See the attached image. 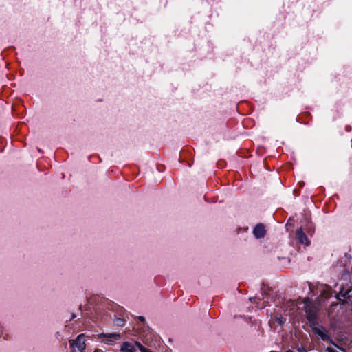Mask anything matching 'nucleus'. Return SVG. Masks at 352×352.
I'll use <instances>...</instances> for the list:
<instances>
[{
	"label": "nucleus",
	"instance_id": "12",
	"mask_svg": "<svg viewBox=\"0 0 352 352\" xmlns=\"http://www.w3.org/2000/svg\"><path fill=\"white\" fill-rule=\"evenodd\" d=\"M327 351H328L329 352H338V351H336V350H334L333 349H331V348H328V349H327Z\"/></svg>",
	"mask_w": 352,
	"mask_h": 352
},
{
	"label": "nucleus",
	"instance_id": "9",
	"mask_svg": "<svg viewBox=\"0 0 352 352\" xmlns=\"http://www.w3.org/2000/svg\"><path fill=\"white\" fill-rule=\"evenodd\" d=\"M140 350L141 352H152L149 349H146V347L143 346H140Z\"/></svg>",
	"mask_w": 352,
	"mask_h": 352
},
{
	"label": "nucleus",
	"instance_id": "3",
	"mask_svg": "<svg viewBox=\"0 0 352 352\" xmlns=\"http://www.w3.org/2000/svg\"><path fill=\"white\" fill-rule=\"evenodd\" d=\"M312 331L318 335L323 341H329L330 337L327 331L317 322L310 325Z\"/></svg>",
	"mask_w": 352,
	"mask_h": 352
},
{
	"label": "nucleus",
	"instance_id": "13",
	"mask_svg": "<svg viewBox=\"0 0 352 352\" xmlns=\"http://www.w3.org/2000/svg\"><path fill=\"white\" fill-rule=\"evenodd\" d=\"M135 346H138L140 349V346H142L140 342H135Z\"/></svg>",
	"mask_w": 352,
	"mask_h": 352
},
{
	"label": "nucleus",
	"instance_id": "2",
	"mask_svg": "<svg viewBox=\"0 0 352 352\" xmlns=\"http://www.w3.org/2000/svg\"><path fill=\"white\" fill-rule=\"evenodd\" d=\"M305 311L307 316V319L309 321V325L316 323V314L318 311V309L316 307L313 305L311 303H308L307 301H305Z\"/></svg>",
	"mask_w": 352,
	"mask_h": 352
},
{
	"label": "nucleus",
	"instance_id": "5",
	"mask_svg": "<svg viewBox=\"0 0 352 352\" xmlns=\"http://www.w3.org/2000/svg\"><path fill=\"white\" fill-rule=\"evenodd\" d=\"M296 237L300 243L305 244L306 245H309V241L305 234L303 232L302 228H298L296 230Z\"/></svg>",
	"mask_w": 352,
	"mask_h": 352
},
{
	"label": "nucleus",
	"instance_id": "7",
	"mask_svg": "<svg viewBox=\"0 0 352 352\" xmlns=\"http://www.w3.org/2000/svg\"><path fill=\"white\" fill-rule=\"evenodd\" d=\"M120 351L122 352H135L136 350L131 343L125 342L121 345Z\"/></svg>",
	"mask_w": 352,
	"mask_h": 352
},
{
	"label": "nucleus",
	"instance_id": "1",
	"mask_svg": "<svg viewBox=\"0 0 352 352\" xmlns=\"http://www.w3.org/2000/svg\"><path fill=\"white\" fill-rule=\"evenodd\" d=\"M84 338V334H80L76 339L69 340L72 352H83L86 347Z\"/></svg>",
	"mask_w": 352,
	"mask_h": 352
},
{
	"label": "nucleus",
	"instance_id": "11",
	"mask_svg": "<svg viewBox=\"0 0 352 352\" xmlns=\"http://www.w3.org/2000/svg\"><path fill=\"white\" fill-rule=\"evenodd\" d=\"M138 319L142 322L145 321V318L144 316H139Z\"/></svg>",
	"mask_w": 352,
	"mask_h": 352
},
{
	"label": "nucleus",
	"instance_id": "6",
	"mask_svg": "<svg viewBox=\"0 0 352 352\" xmlns=\"http://www.w3.org/2000/svg\"><path fill=\"white\" fill-rule=\"evenodd\" d=\"M253 233L256 238H262L265 234V226L263 224H258L255 226Z\"/></svg>",
	"mask_w": 352,
	"mask_h": 352
},
{
	"label": "nucleus",
	"instance_id": "10",
	"mask_svg": "<svg viewBox=\"0 0 352 352\" xmlns=\"http://www.w3.org/2000/svg\"><path fill=\"white\" fill-rule=\"evenodd\" d=\"M276 319L277 322H278L280 324H283V321L282 318H276Z\"/></svg>",
	"mask_w": 352,
	"mask_h": 352
},
{
	"label": "nucleus",
	"instance_id": "4",
	"mask_svg": "<svg viewBox=\"0 0 352 352\" xmlns=\"http://www.w3.org/2000/svg\"><path fill=\"white\" fill-rule=\"evenodd\" d=\"M99 338H104L103 342L107 344H112L114 341L120 339L119 333H101L98 335Z\"/></svg>",
	"mask_w": 352,
	"mask_h": 352
},
{
	"label": "nucleus",
	"instance_id": "8",
	"mask_svg": "<svg viewBox=\"0 0 352 352\" xmlns=\"http://www.w3.org/2000/svg\"><path fill=\"white\" fill-rule=\"evenodd\" d=\"M351 292L350 290H348L346 291V292L344 293H342V292H340L338 295V298L340 300H342L344 301V299H342V298H346V297H349L350 295H349V293Z\"/></svg>",
	"mask_w": 352,
	"mask_h": 352
}]
</instances>
